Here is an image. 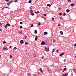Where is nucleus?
Returning <instances> with one entry per match:
<instances>
[{
  "label": "nucleus",
  "mask_w": 76,
  "mask_h": 76,
  "mask_svg": "<svg viewBox=\"0 0 76 76\" xmlns=\"http://www.w3.org/2000/svg\"><path fill=\"white\" fill-rule=\"evenodd\" d=\"M41 44L42 45H45V42L44 41H42L41 43Z\"/></svg>",
  "instance_id": "nucleus-1"
},
{
  "label": "nucleus",
  "mask_w": 76,
  "mask_h": 76,
  "mask_svg": "<svg viewBox=\"0 0 76 76\" xmlns=\"http://www.w3.org/2000/svg\"><path fill=\"white\" fill-rule=\"evenodd\" d=\"M49 48H47L45 47V50L46 51H48L49 50Z\"/></svg>",
  "instance_id": "nucleus-2"
},
{
  "label": "nucleus",
  "mask_w": 76,
  "mask_h": 76,
  "mask_svg": "<svg viewBox=\"0 0 76 76\" xmlns=\"http://www.w3.org/2000/svg\"><path fill=\"white\" fill-rule=\"evenodd\" d=\"M8 49H7V48H4L3 49V50H5V51H7Z\"/></svg>",
  "instance_id": "nucleus-3"
},
{
  "label": "nucleus",
  "mask_w": 76,
  "mask_h": 76,
  "mask_svg": "<svg viewBox=\"0 0 76 76\" xmlns=\"http://www.w3.org/2000/svg\"><path fill=\"white\" fill-rule=\"evenodd\" d=\"M64 54V53L63 52L59 54V56H63Z\"/></svg>",
  "instance_id": "nucleus-4"
},
{
  "label": "nucleus",
  "mask_w": 76,
  "mask_h": 76,
  "mask_svg": "<svg viewBox=\"0 0 76 76\" xmlns=\"http://www.w3.org/2000/svg\"><path fill=\"white\" fill-rule=\"evenodd\" d=\"M20 43H21V44L24 43V42H23V40H21L20 41Z\"/></svg>",
  "instance_id": "nucleus-5"
},
{
  "label": "nucleus",
  "mask_w": 76,
  "mask_h": 76,
  "mask_svg": "<svg viewBox=\"0 0 76 76\" xmlns=\"http://www.w3.org/2000/svg\"><path fill=\"white\" fill-rule=\"evenodd\" d=\"M37 39H38V37L37 36H36L35 37V41H37Z\"/></svg>",
  "instance_id": "nucleus-6"
},
{
  "label": "nucleus",
  "mask_w": 76,
  "mask_h": 76,
  "mask_svg": "<svg viewBox=\"0 0 76 76\" xmlns=\"http://www.w3.org/2000/svg\"><path fill=\"white\" fill-rule=\"evenodd\" d=\"M60 34L61 35H63V32L62 31H60Z\"/></svg>",
  "instance_id": "nucleus-7"
},
{
  "label": "nucleus",
  "mask_w": 76,
  "mask_h": 76,
  "mask_svg": "<svg viewBox=\"0 0 76 76\" xmlns=\"http://www.w3.org/2000/svg\"><path fill=\"white\" fill-rule=\"evenodd\" d=\"M68 76V73H66L64 74V76Z\"/></svg>",
  "instance_id": "nucleus-8"
},
{
  "label": "nucleus",
  "mask_w": 76,
  "mask_h": 76,
  "mask_svg": "<svg viewBox=\"0 0 76 76\" xmlns=\"http://www.w3.org/2000/svg\"><path fill=\"white\" fill-rule=\"evenodd\" d=\"M39 70L40 71V72H41L42 73H43V71H42V69L40 68L39 69Z\"/></svg>",
  "instance_id": "nucleus-9"
},
{
  "label": "nucleus",
  "mask_w": 76,
  "mask_h": 76,
  "mask_svg": "<svg viewBox=\"0 0 76 76\" xmlns=\"http://www.w3.org/2000/svg\"><path fill=\"white\" fill-rule=\"evenodd\" d=\"M75 4L72 3L70 4L71 6H75Z\"/></svg>",
  "instance_id": "nucleus-10"
},
{
  "label": "nucleus",
  "mask_w": 76,
  "mask_h": 76,
  "mask_svg": "<svg viewBox=\"0 0 76 76\" xmlns=\"http://www.w3.org/2000/svg\"><path fill=\"white\" fill-rule=\"evenodd\" d=\"M66 12L67 13H68L69 12H70V10H69V9H67L66 10Z\"/></svg>",
  "instance_id": "nucleus-11"
},
{
  "label": "nucleus",
  "mask_w": 76,
  "mask_h": 76,
  "mask_svg": "<svg viewBox=\"0 0 76 76\" xmlns=\"http://www.w3.org/2000/svg\"><path fill=\"white\" fill-rule=\"evenodd\" d=\"M34 34H37V31L36 30H34Z\"/></svg>",
  "instance_id": "nucleus-12"
},
{
  "label": "nucleus",
  "mask_w": 76,
  "mask_h": 76,
  "mask_svg": "<svg viewBox=\"0 0 76 76\" xmlns=\"http://www.w3.org/2000/svg\"><path fill=\"white\" fill-rule=\"evenodd\" d=\"M73 71L75 73H76V69H73Z\"/></svg>",
  "instance_id": "nucleus-13"
},
{
  "label": "nucleus",
  "mask_w": 76,
  "mask_h": 76,
  "mask_svg": "<svg viewBox=\"0 0 76 76\" xmlns=\"http://www.w3.org/2000/svg\"><path fill=\"white\" fill-rule=\"evenodd\" d=\"M47 6H48V7H51V5L50 4H48L47 5Z\"/></svg>",
  "instance_id": "nucleus-14"
},
{
  "label": "nucleus",
  "mask_w": 76,
  "mask_h": 76,
  "mask_svg": "<svg viewBox=\"0 0 76 76\" xmlns=\"http://www.w3.org/2000/svg\"><path fill=\"white\" fill-rule=\"evenodd\" d=\"M44 35H47V32H45L44 33Z\"/></svg>",
  "instance_id": "nucleus-15"
},
{
  "label": "nucleus",
  "mask_w": 76,
  "mask_h": 76,
  "mask_svg": "<svg viewBox=\"0 0 76 76\" xmlns=\"http://www.w3.org/2000/svg\"><path fill=\"white\" fill-rule=\"evenodd\" d=\"M6 25L8 26H10V24L9 23H7L6 24Z\"/></svg>",
  "instance_id": "nucleus-16"
},
{
  "label": "nucleus",
  "mask_w": 76,
  "mask_h": 76,
  "mask_svg": "<svg viewBox=\"0 0 76 76\" xmlns=\"http://www.w3.org/2000/svg\"><path fill=\"white\" fill-rule=\"evenodd\" d=\"M17 49V48H16V47H15L14 48L13 50H16Z\"/></svg>",
  "instance_id": "nucleus-17"
},
{
  "label": "nucleus",
  "mask_w": 76,
  "mask_h": 76,
  "mask_svg": "<svg viewBox=\"0 0 76 76\" xmlns=\"http://www.w3.org/2000/svg\"><path fill=\"white\" fill-rule=\"evenodd\" d=\"M22 33V31H20L19 32V34H20V35H21V34Z\"/></svg>",
  "instance_id": "nucleus-18"
},
{
  "label": "nucleus",
  "mask_w": 76,
  "mask_h": 76,
  "mask_svg": "<svg viewBox=\"0 0 76 76\" xmlns=\"http://www.w3.org/2000/svg\"><path fill=\"white\" fill-rule=\"evenodd\" d=\"M66 69H67L66 68H64L63 70H64V71H65V70H66Z\"/></svg>",
  "instance_id": "nucleus-19"
},
{
  "label": "nucleus",
  "mask_w": 76,
  "mask_h": 76,
  "mask_svg": "<svg viewBox=\"0 0 76 76\" xmlns=\"http://www.w3.org/2000/svg\"><path fill=\"white\" fill-rule=\"evenodd\" d=\"M10 3L9 2L8 3H7V5L9 6V5H10Z\"/></svg>",
  "instance_id": "nucleus-20"
},
{
  "label": "nucleus",
  "mask_w": 76,
  "mask_h": 76,
  "mask_svg": "<svg viewBox=\"0 0 76 76\" xmlns=\"http://www.w3.org/2000/svg\"><path fill=\"white\" fill-rule=\"evenodd\" d=\"M31 2H32V1H31V0H29L28 1V2L29 3H31Z\"/></svg>",
  "instance_id": "nucleus-21"
},
{
  "label": "nucleus",
  "mask_w": 76,
  "mask_h": 76,
  "mask_svg": "<svg viewBox=\"0 0 76 76\" xmlns=\"http://www.w3.org/2000/svg\"><path fill=\"white\" fill-rule=\"evenodd\" d=\"M31 15H32V16H34V13H31Z\"/></svg>",
  "instance_id": "nucleus-22"
},
{
  "label": "nucleus",
  "mask_w": 76,
  "mask_h": 76,
  "mask_svg": "<svg viewBox=\"0 0 76 76\" xmlns=\"http://www.w3.org/2000/svg\"><path fill=\"white\" fill-rule=\"evenodd\" d=\"M63 16H66V14L65 13H64L63 14Z\"/></svg>",
  "instance_id": "nucleus-23"
},
{
  "label": "nucleus",
  "mask_w": 76,
  "mask_h": 76,
  "mask_svg": "<svg viewBox=\"0 0 76 76\" xmlns=\"http://www.w3.org/2000/svg\"><path fill=\"white\" fill-rule=\"evenodd\" d=\"M38 24L39 26H40V25H41V23H38Z\"/></svg>",
  "instance_id": "nucleus-24"
},
{
  "label": "nucleus",
  "mask_w": 76,
  "mask_h": 76,
  "mask_svg": "<svg viewBox=\"0 0 76 76\" xmlns=\"http://www.w3.org/2000/svg\"><path fill=\"white\" fill-rule=\"evenodd\" d=\"M31 27H33L34 26V24H32L31 26Z\"/></svg>",
  "instance_id": "nucleus-25"
},
{
  "label": "nucleus",
  "mask_w": 76,
  "mask_h": 76,
  "mask_svg": "<svg viewBox=\"0 0 76 76\" xmlns=\"http://www.w3.org/2000/svg\"><path fill=\"white\" fill-rule=\"evenodd\" d=\"M30 12H31V13H32L33 12V11H32V10H31L30 11Z\"/></svg>",
  "instance_id": "nucleus-26"
},
{
  "label": "nucleus",
  "mask_w": 76,
  "mask_h": 76,
  "mask_svg": "<svg viewBox=\"0 0 76 76\" xmlns=\"http://www.w3.org/2000/svg\"><path fill=\"white\" fill-rule=\"evenodd\" d=\"M55 41H56V40H55V39H53V42H55Z\"/></svg>",
  "instance_id": "nucleus-27"
},
{
  "label": "nucleus",
  "mask_w": 76,
  "mask_h": 76,
  "mask_svg": "<svg viewBox=\"0 0 76 76\" xmlns=\"http://www.w3.org/2000/svg\"><path fill=\"white\" fill-rule=\"evenodd\" d=\"M25 45H28V42H26L25 43Z\"/></svg>",
  "instance_id": "nucleus-28"
},
{
  "label": "nucleus",
  "mask_w": 76,
  "mask_h": 76,
  "mask_svg": "<svg viewBox=\"0 0 76 76\" xmlns=\"http://www.w3.org/2000/svg\"><path fill=\"white\" fill-rule=\"evenodd\" d=\"M10 3H12V2H13V1H10L9 2Z\"/></svg>",
  "instance_id": "nucleus-29"
},
{
  "label": "nucleus",
  "mask_w": 76,
  "mask_h": 76,
  "mask_svg": "<svg viewBox=\"0 0 76 76\" xmlns=\"http://www.w3.org/2000/svg\"><path fill=\"white\" fill-rule=\"evenodd\" d=\"M20 29H22V26H20Z\"/></svg>",
  "instance_id": "nucleus-30"
},
{
  "label": "nucleus",
  "mask_w": 76,
  "mask_h": 76,
  "mask_svg": "<svg viewBox=\"0 0 76 76\" xmlns=\"http://www.w3.org/2000/svg\"><path fill=\"white\" fill-rule=\"evenodd\" d=\"M48 72H50V71H51V70H50L49 69H48Z\"/></svg>",
  "instance_id": "nucleus-31"
},
{
  "label": "nucleus",
  "mask_w": 76,
  "mask_h": 76,
  "mask_svg": "<svg viewBox=\"0 0 76 76\" xmlns=\"http://www.w3.org/2000/svg\"><path fill=\"white\" fill-rule=\"evenodd\" d=\"M52 20H54V18H52Z\"/></svg>",
  "instance_id": "nucleus-32"
},
{
  "label": "nucleus",
  "mask_w": 76,
  "mask_h": 76,
  "mask_svg": "<svg viewBox=\"0 0 76 76\" xmlns=\"http://www.w3.org/2000/svg\"><path fill=\"white\" fill-rule=\"evenodd\" d=\"M29 75H30V74L29 73H28V74H27V76H29Z\"/></svg>",
  "instance_id": "nucleus-33"
},
{
  "label": "nucleus",
  "mask_w": 76,
  "mask_h": 76,
  "mask_svg": "<svg viewBox=\"0 0 76 76\" xmlns=\"http://www.w3.org/2000/svg\"><path fill=\"white\" fill-rule=\"evenodd\" d=\"M62 15V14L61 13H59V15H60V16H61Z\"/></svg>",
  "instance_id": "nucleus-34"
},
{
  "label": "nucleus",
  "mask_w": 76,
  "mask_h": 76,
  "mask_svg": "<svg viewBox=\"0 0 76 76\" xmlns=\"http://www.w3.org/2000/svg\"><path fill=\"white\" fill-rule=\"evenodd\" d=\"M6 42H5V41H4L3 42V44H5V43H6Z\"/></svg>",
  "instance_id": "nucleus-35"
},
{
  "label": "nucleus",
  "mask_w": 76,
  "mask_h": 76,
  "mask_svg": "<svg viewBox=\"0 0 76 76\" xmlns=\"http://www.w3.org/2000/svg\"><path fill=\"white\" fill-rule=\"evenodd\" d=\"M41 18H43V19H44V17L43 16L41 17Z\"/></svg>",
  "instance_id": "nucleus-36"
},
{
  "label": "nucleus",
  "mask_w": 76,
  "mask_h": 76,
  "mask_svg": "<svg viewBox=\"0 0 76 76\" xmlns=\"http://www.w3.org/2000/svg\"><path fill=\"white\" fill-rule=\"evenodd\" d=\"M10 58H12V55L10 56Z\"/></svg>",
  "instance_id": "nucleus-37"
},
{
  "label": "nucleus",
  "mask_w": 76,
  "mask_h": 76,
  "mask_svg": "<svg viewBox=\"0 0 76 76\" xmlns=\"http://www.w3.org/2000/svg\"><path fill=\"white\" fill-rule=\"evenodd\" d=\"M20 24L21 25H22V24L23 23H22V22H20Z\"/></svg>",
  "instance_id": "nucleus-38"
},
{
  "label": "nucleus",
  "mask_w": 76,
  "mask_h": 76,
  "mask_svg": "<svg viewBox=\"0 0 76 76\" xmlns=\"http://www.w3.org/2000/svg\"><path fill=\"white\" fill-rule=\"evenodd\" d=\"M6 1H7V2H9V0H5Z\"/></svg>",
  "instance_id": "nucleus-39"
},
{
  "label": "nucleus",
  "mask_w": 76,
  "mask_h": 76,
  "mask_svg": "<svg viewBox=\"0 0 76 76\" xmlns=\"http://www.w3.org/2000/svg\"><path fill=\"white\" fill-rule=\"evenodd\" d=\"M7 25H5L4 26V28H7Z\"/></svg>",
  "instance_id": "nucleus-40"
},
{
  "label": "nucleus",
  "mask_w": 76,
  "mask_h": 76,
  "mask_svg": "<svg viewBox=\"0 0 76 76\" xmlns=\"http://www.w3.org/2000/svg\"><path fill=\"white\" fill-rule=\"evenodd\" d=\"M43 15H44L45 16H47V15L45 14H43Z\"/></svg>",
  "instance_id": "nucleus-41"
},
{
  "label": "nucleus",
  "mask_w": 76,
  "mask_h": 76,
  "mask_svg": "<svg viewBox=\"0 0 76 76\" xmlns=\"http://www.w3.org/2000/svg\"><path fill=\"white\" fill-rule=\"evenodd\" d=\"M74 47H76V43H75V45H74Z\"/></svg>",
  "instance_id": "nucleus-42"
},
{
  "label": "nucleus",
  "mask_w": 76,
  "mask_h": 76,
  "mask_svg": "<svg viewBox=\"0 0 76 76\" xmlns=\"http://www.w3.org/2000/svg\"><path fill=\"white\" fill-rule=\"evenodd\" d=\"M15 2H18V0H15Z\"/></svg>",
  "instance_id": "nucleus-43"
},
{
  "label": "nucleus",
  "mask_w": 76,
  "mask_h": 76,
  "mask_svg": "<svg viewBox=\"0 0 76 76\" xmlns=\"http://www.w3.org/2000/svg\"><path fill=\"white\" fill-rule=\"evenodd\" d=\"M68 2H69V1H71V0H68Z\"/></svg>",
  "instance_id": "nucleus-44"
},
{
  "label": "nucleus",
  "mask_w": 76,
  "mask_h": 76,
  "mask_svg": "<svg viewBox=\"0 0 76 76\" xmlns=\"http://www.w3.org/2000/svg\"><path fill=\"white\" fill-rule=\"evenodd\" d=\"M60 19H63V17H60Z\"/></svg>",
  "instance_id": "nucleus-45"
},
{
  "label": "nucleus",
  "mask_w": 76,
  "mask_h": 76,
  "mask_svg": "<svg viewBox=\"0 0 76 76\" xmlns=\"http://www.w3.org/2000/svg\"><path fill=\"white\" fill-rule=\"evenodd\" d=\"M57 53H58V51H59V50H57L56 51Z\"/></svg>",
  "instance_id": "nucleus-46"
},
{
  "label": "nucleus",
  "mask_w": 76,
  "mask_h": 76,
  "mask_svg": "<svg viewBox=\"0 0 76 76\" xmlns=\"http://www.w3.org/2000/svg\"><path fill=\"white\" fill-rule=\"evenodd\" d=\"M37 13H39V12L38 11H37Z\"/></svg>",
  "instance_id": "nucleus-47"
},
{
  "label": "nucleus",
  "mask_w": 76,
  "mask_h": 76,
  "mask_svg": "<svg viewBox=\"0 0 76 76\" xmlns=\"http://www.w3.org/2000/svg\"><path fill=\"white\" fill-rule=\"evenodd\" d=\"M58 10H61V8H58Z\"/></svg>",
  "instance_id": "nucleus-48"
},
{
  "label": "nucleus",
  "mask_w": 76,
  "mask_h": 76,
  "mask_svg": "<svg viewBox=\"0 0 76 76\" xmlns=\"http://www.w3.org/2000/svg\"><path fill=\"white\" fill-rule=\"evenodd\" d=\"M54 50H53L52 53H54Z\"/></svg>",
  "instance_id": "nucleus-49"
},
{
  "label": "nucleus",
  "mask_w": 76,
  "mask_h": 76,
  "mask_svg": "<svg viewBox=\"0 0 76 76\" xmlns=\"http://www.w3.org/2000/svg\"><path fill=\"white\" fill-rule=\"evenodd\" d=\"M4 8H5V7H4V8H2V10H4Z\"/></svg>",
  "instance_id": "nucleus-50"
},
{
  "label": "nucleus",
  "mask_w": 76,
  "mask_h": 76,
  "mask_svg": "<svg viewBox=\"0 0 76 76\" xmlns=\"http://www.w3.org/2000/svg\"><path fill=\"white\" fill-rule=\"evenodd\" d=\"M58 26H61V25L60 24H58Z\"/></svg>",
  "instance_id": "nucleus-51"
},
{
  "label": "nucleus",
  "mask_w": 76,
  "mask_h": 76,
  "mask_svg": "<svg viewBox=\"0 0 76 76\" xmlns=\"http://www.w3.org/2000/svg\"><path fill=\"white\" fill-rule=\"evenodd\" d=\"M53 51H55V49H53Z\"/></svg>",
  "instance_id": "nucleus-52"
},
{
  "label": "nucleus",
  "mask_w": 76,
  "mask_h": 76,
  "mask_svg": "<svg viewBox=\"0 0 76 76\" xmlns=\"http://www.w3.org/2000/svg\"><path fill=\"white\" fill-rule=\"evenodd\" d=\"M5 7V8H6V9H7V8H8V7Z\"/></svg>",
  "instance_id": "nucleus-53"
},
{
  "label": "nucleus",
  "mask_w": 76,
  "mask_h": 76,
  "mask_svg": "<svg viewBox=\"0 0 76 76\" xmlns=\"http://www.w3.org/2000/svg\"><path fill=\"white\" fill-rule=\"evenodd\" d=\"M25 52H27V50H25Z\"/></svg>",
  "instance_id": "nucleus-54"
},
{
  "label": "nucleus",
  "mask_w": 76,
  "mask_h": 76,
  "mask_svg": "<svg viewBox=\"0 0 76 76\" xmlns=\"http://www.w3.org/2000/svg\"><path fill=\"white\" fill-rule=\"evenodd\" d=\"M2 31V30L1 28H0V31Z\"/></svg>",
  "instance_id": "nucleus-55"
},
{
  "label": "nucleus",
  "mask_w": 76,
  "mask_h": 76,
  "mask_svg": "<svg viewBox=\"0 0 76 76\" xmlns=\"http://www.w3.org/2000/svg\"><path fill=\"white\" fill-rule=\"evenodd\" d=\"M36 76V75L35 74L33 75V76Z\"/></svg>",
  "instance_id": "nucleus-56"
},
{
  "label": "nucleus",
  "mask_w": 76,
  "mask_h": 76,
  "mask_svg": "<svg viewBox=\"0 0 76 76\" xmlns=\"http://www.w3.org/2000/svg\"><path fill=\"white\" fill-rule=\"evenodd\" d=\"M64 62H66V59H64Z\"/></svg>",
  "instance_id": "nucleus-57"
},
{
  "label": "nucleus",
  "mask_w": 76,
  "mask_h": 76,
  "mask_svg": "<svg viewBox=\"0 0 76 76\" xmlns=\"http://www.w3.org/2000/svg\"><path fill=\"white\" fill-rule=\"evenodd\" d=\"M62 72H64V70H63V71H62Z\"/></svg>",
  "instance_id": "nucleus-58"
},
{
  "label": "nucleus",
  "mask_w": 76,
  "mask_h": 76,
  "mask_svg": "<svg viewBox=\"0 0 76 76\" xmlns=\"http://www.w3.org/2000/svg\"><path fill=\"white\" fill-rule=\"evenodd\" d=\"M31 7H30V9H31Z\"/></svg>",
  "instance_id": "nucleus-59"
},
{
  "label": "nucleus",
  "mask_w": 76,
  "mask_h": 76,
  "mask_svg": "<svg viewBox=\"0 0 76 76\" xmlns=\"http://www.w3.org/2000/svg\"><path fill=\"white\" fill-rule=\"evenodd\" d=\"M35 13H36V14H38L37 12H35Z\"/></svg>",
  "instance_id": "nucleus-60"
},
{
  "label": "nucleus",
  "mask_w": 76,
  "mask_h": 76,
  "mask_svg": "<svg viewBox=\"0 0 76 76\" xmlns=\"http://www.w3.org/2000/svg\"><path fill=\"white\" fill-rule=\"evenodd\" d=\"M64 74H62V76H64Z\"/></svg>",
  "instance_id": "nucleus-61"
},
{
  "label": "nucleus",
  "mask_w": 76,
  "mask_h": 76,
  "mask_svg": "<svg viewBox=\"0 0 76 76\" xmlns=\"http://www.w3.org/2000/svg\"><path fill=\"white\" fill-rule=\"evenodd\" d=\"M26 37H27L26 36H25V38H26Z\"/></svg>",
  "instance_id": "nucleus-62"
},
{
  "label": "nucleus",
  "mask_w": 76,
  "mask_h": 76,
  "mask_svg": "<svg viewBox=\"0 0 76 76\" xmlns=\"http://www.w3.org/2000/svg\"><path fill=\"white\" fill-rule=\"evenodd\" d=\"M10 48H12V46H10Z\"/></svg>",
  "instance_id": "nucleus-63"
},
{
  "label": "nucleus",
  "mask_w": 76,
  "mask_h": 76,
  "mask_svg": "<svg viewBox=\"0 0 76 76\" xmlns=\"http://www.w3.org/2000/svg\"><path fill=\"white\" fill-rule=\"evenodd\" d=\"M75 58H76V56H75Z\"/></svg>",
  "instance_id": "nucleus-64"
}]
</instances>
